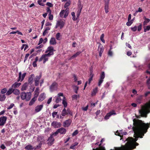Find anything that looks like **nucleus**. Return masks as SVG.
<instances>
[{
  "mask_svg": "<svg viewBox=\"0 0 150 150\" xmlns=\"http://www.w3.org/2000/svg\"><path fill=\"white\" fill-rule=\"evenodd\" d=\"M31 95L32 93L30 92L25 93V92L23 91L21 93V97L22 100H25L27 101L30 100Z\"/></svg>",
  "mask_w": 150,
  "mask_h": 150,
  "instance_id": "nucleus-1",
  "label": "nucleus"
},
{
  "mask_svg": "<svg viewBox=\"0 0 150 150\" xmlns=\"http://www.w3.org/2000/svg\"><path fill=\"white\" fill-rule=\"evenodd\" d=\"M37 141L39 143L38 145L37 146V147L40 148L41 147L42 144L45 143V140L43 135H40L38 136L37 137Z\"/></svg>",
  "mask_w": 150,
  "mask_h": 150,
  "instance_id": "nucleus-2",
  "label": "nucleus"
},
{
  "mask_svg": "<svg viewBox=\"0 0 150 150\" xmlns=\"http://www.w3.org/2000/svg\"><path fill=\"white\" fill-rule=\"evenodd\" d=\"M150 112V105H149L146 110H139V112L141 116L146 117L147 114Z\"/></svg>",
  "mask_w": 150,
  "mask_h": 150,
  "instance_id": "nucleus-3",
  "label": "nucleus"
},
{
  "mask_svg": "<svg viewBox=\"0 0 150 150\" xmlns=\"http://www.w3.org/2000/svg\"><path fill=\"white\" fill-rule=\"evenodd\" d=\"M69 12V9L68 8H67L65 10H62L59 13V16L60 17L66 18L68 16Z\"/></svg>",
  "mask_w": 150,
  "mask_h": 150,
  "instance_id": "nucleus-4",
  "label": "nucleus"
},
{
  "mask_svg": "<svg viewBox=\"0 0 150 150\" xmlns=\"http://www.w3.org/2000/svg\"><path fill=\"white\" fill-rule=\"evenodd\" d=\"M54 51L55 50H54V47L52 46H50L48 47L45 52L48 53L47 55H48V57H50L54 54Z\"/></svg>",
  "mask_w": 150,
  "mask_h": 150,
  "instance_id": "nucleus-5",
  "label": "nucleus"
},
{
  "mask_svg": "<svg viewBox=\"0 0 150 150\" xmlns=\"http://www.w3.org/2000/svg\"><path fill=\"white\" fill-rule=\"evenodd\" d=\"M105 76V73L104 72H102L100 74V79L99 80L98 85V86H100L103 81V79H104Z\"/></svg>",
  "mask_w": 150,
  "mask_h": 150,
  "instance_id": "nucleus-6",
  "label": "nucleus"
},
{
  "mask_svg": "<svg viewBox=\"0 0 150 150\" xmlns=\"http://www.w3.org/2000/svg\"><path fill=\"white\" fill-rule=\"evenodd\" d=\"M65 24V23L62 21H58L56 23V25L55 28H57L58 27H59L60 29H61L63 27Z\"/></svg>",
  "mask_w": 150,
  "mask_h": 150,
  "instance_id": "nucleus-7",
  "label": "nucleus"
},
{
  "mask_svg": "<svg viewBox=\"0 0 150 150\" xmlns=\"http://www.w3.org/2000/svg\"><path fill=\"white\" fill-rule=\"evenodd\" d=\"M7 117L6 116H4L0 117V126H3L5 124L7 120Z\"/></svg>",
  "mask_w": 150,
  "mask_h": 150,
  "instance_id": "nucleus-8",
  "label": "nucleus"
},
{
  "mask_svg": "<svg viewBox=\"0 0 150 150\" xmlns=\"http://www.w3.org/2000/svg\"><path fill=\"white\" fill-rule=\"evenodd\" d=\"M42 77V74L40 73L38 76H36L35 78V85L36 86H38L39 84V81L40 79Z\"/></svg>",
  "mask_w": 150,
  "mask_h": 150,
  "instance_id": "nucleus-9",
  "label": "nucleus"
},
{
  "mask_svg": "<svg viewBox=\"0 0 150 150\" xmlns=\"http://www.w3.org/2000/svg\"><path fill=\"white\" fill-rule=\"evenodd\" d=\"M54 139L52 135L50 136L47 139V144L48 145L51 146L54 143Z\"/></svg>",
  "mask_w": 150,
  "mask_h": 150,
  "instance_id": "nucleus-10",
  "label": "nucleus"
},
{
  "mask_svg": "<svg viewBox=\"0 0 150 150\" xmlns=\"http://www.w3.org/2000/svg\"><path fill=\"white\" fill-rule=\"evenodd\" d=\"M57 84L55 82H53L50 86V91L52 92L56 90L57 88Z\"/></svg>",
  "mask_w": 150,
  "mask_h": 150,
  "instance_id": "nucleus-11",
  "label": "nucleus"
},
{
  "mask_svg": "<svg viewBox=\"0 0 150 150\" xmlns=\"http://www.w3.org/2000/svg\"><path fill=\"white\" fill-rule=\"evenodd\" d=\"M60 96H62L63 97H64L62 93H59L58 94V95L57 96L55 97L56 98L55 102L57 103H59V101H61V98L60 97Z\"/></svg>",
  "mask_w": 150,
  "mask_h": 150,
  "instance_id": "nucleus-12",
  "label": "nucleus"
},
{
  "mask_svg": "<svg viewBox=\"0 0 150 150\" xmlns=\"http://www.w3.org/2000/svg\"><path fill=\"white\" fill-rule=\"evenodd\" d=\"M26 74V73H24L22 75L21 72H20L19 73L18 79L17 81H19L21 80V81H22L25 77Z\"/></svg>",
  "mask_w": 150,
  "mask_h": 150,
  "instance_id": "nucleus-13",
  "label": "nucleus"
},
{
  "mask_svg": "<svg viewBox=\"0 0 150 150\" xmlns=\"http://www.w3.org/2000/svg\"><path fill=\"white\" fill-rule=\"evenodd\" d=\"M116 114L115 113V111L114 110H113V111L109 112V113H107L106 115L105 116L104 119L105 120H108L109 118V117H110V116L111 115H116Z\"/></svg>",
  "mask_w": 150,
  "mask_h": 150,
  "instance_id": "nucleus-14",
  "label": "nucleus"
},
{
  "mask_svg": "<svg viewBox=\"0 0 150 150\" xmlns=\"http://www.w3.org/2000/svg\"><path fill=\"white\" fill-rule=\"evenodd\" d=\"M98 50L99 52V56L100 57L101 56L102 54L104 51V47L100 43V44L99 46Z\"/></svg>",
  "mask_w": 150,
  "mask_h": 150,
  "instance_id": "nucleus-15",
  "label": "nucleus"
},
{
  "mask_svg": "<svg viewBox=\"0 0 150 150\" xmlns=\"http://www.w3.org/2000/svg\"><path fill=\"white\" fill-rule=\"evenodd\" d=\"M71 123V122L69 120H67L64 122L63 124V126L65 127H68L70 126Z\"/></svg>",
  "mask_w": 150,
  "mask_h": 150,
  "instance_id": "nucleus-16",
  "label": "nucleus"
},
{
  "mask_svg": "<svg viewBox=\"0 0 150 150\" xmlns=\"http://www.w3.org/2000/svg\"><path fill=\"white\" fill-rule=\"evenodd\" d=\"M57 130L59 133L61 134H64L66 133L67 132L66 129L63 127L59 128Z\"/></svg>",
  "mask_w": 150,
  "mask_h": 150,
  "instance_id": "nucleus-17",
  "label": "nucleus"
},
{
  "mask_svg": "<svg viewBox=\"0 0 150 150\" xmlns=\"http://www.w3.org/2000/svg\"><path fill=\"white\" fill-rule=\"evenodd\" d=\"M43 107L42 105H38L35 107V111L36 112H38L40 111L42 109Z\"/></svg>",
  "mask_w": 150,
  "mask_h": 150,
  "instance_id": "nucleus-18",
  "label": "nucleus"
},
{
  "mask_svg": "<svg viewBox=\"0 0 150 150\" xmlns=\"http://www.w3.org/2000/svg\"><path fill=\"white\" fill-rule=\"evenodd\" d=\"M45 98V96L44 93H41L39 96L38 100L40 101H42Z\"/></svg>",
  "mask_w": 150,
  "mask_h": 150,
  "instance_id": "nucleus-19",
  "label": "nucleus"
},
{
  "mask_svg": "<svg viewBox=\"0 0 150 150\" xmlns=\"http://www.w3.org/2000/svg\"><path fill=\"white\" fill-rule=\"evenodd\" d=\"M51 125L52 126L56 128L60 127L61 125V124L60 122H53L52 123Z\"/></svg>",
  "mask_w": 150,
  "mask_h": 150,
  "instance_id": "nucleus-20",
  "label": "nucleus"
},
{
  "mask_svg": "<svg viewBox=\"0 0 150 150\" xmlns=\"http://www.w3.org/2000/svg\"><path fill=\"white\" fill-rule=\"evenodd\" d=\"M83 51H79L77 52L75 54L72 56L69 59V60H71L72 59L76 57L78 55H79Z\"/></svg>",
  "mask_w": 150,
  "mask_h": 150,
  "instance_id": "nucleus-21",
  "label": "nucleus"
},
{
  "mask_svg": "<svg viewBox=\"0 0 150 150\" xmlns=\"http://www.w3.org/2000/svg\"><path fill=\"white\" fill-rule=\"evenodd\" d=\"M35 76L34 74H32L30 77H29L28 79V83H29L30 84H31L33 82V78Z\"/></svg>",
  "mask_w": 150,
  "mask_h": 150,
  "instance_id": "nucleus-22",
  "label": "nucleus"
},
{
  "mask_svg": "<svg viewBox=\"0 0 150 150\" xmlns=\"http://www.w3.org/2000/svg\"><path fill=\"white\" fill-rule=\"evenodd\" d=\"M50 43L51 45H55L56 44V41L54 38H52L50 41Z\"/></svg>",
  "mask_w": 150,
  "mask_h": 150,
  "instance_id": "nucleus-23",
  "label": "nucleus"
},
{
  "mask_svg": "<svg viewBox=\"0 0 150 150\" xmlns=\"http://www.w3.org/2000/svg\"><path fill=\"white\" fill-rule=\"evenodd\" d=\"M28 86V83L27 82L25 83L22 86L21 88V90L22 91H23L26 90Z\"/></svg>",
  "mask_w": 150,
  "mask_h": 150,
  "instance_id": "nucleus-24",
  "label": "nucleus"
},
{
  "mask_svg": "<svg viewBox=\"0 0 150 150\" xmlns=\"http://www.w3.org/2000/svg\"><path fill=\"white\" fill-rule=\"evenodd\" d=\"M21 83H18L17 82H16L11 86V88H16L19 87Z\"/></svg>",
  "mask_w": 150,
  "mask_h": 150,
  "instance_id": "nucleus-25",
  "label": "nucleus"
},
{
  "mask_svg": "<svg viewBox=\"0 0 150 150\" xmlns=\"http://www.w3.org/2000/svg\"><path fill=\"white\" fill-rule=\"evenodd\" d=\"M143 19L144 20V21L143 22V25H147V23L150 21V19L146 18L145 16L143 17Z\"/></svg>",
  "mask_w": 150,
  "mask_h": 150,
  "instance_id": "nucleus-26",
  "label": "nucleus"
},
{
  "mask_svg": "<svg viewBox=\"0 0 150 150\" xmlns=\"http://www.w3.org/2000/svg\"><path fill=\"white\" fill-rule=\"evenodd\" d=\"M25 149L27 150H33L34 148L31 145L29 144L25 146Z\"/></svg>",
  "mask_w": 150,
  "mask_h": 150,
  "instance_id": "nucleus-27",
  "label": "nucleus"
},
{
  "mask_svg": "<svg viewBox=\"0 0 150 150\" xmlns=\"http://www.w3.org/2000/svg\"><path fill=\"white\" fill-rule=\"evenodd\" d=\"M13 93L16 95H19L20 94V91L17 89H14L13 88Z\"/></svg>",
  "mask_w": 150,
  "mask_h": 150,
  "instance_id": "nucleus-28",
  "label": "nucleus"
},
{
  "mask_svg": "<svg viewBox=\"0 0 150 150\" xmlns=\"http://www.w3.org/2000/svg\"><path fill=\"white\" fill-rule=\"evenodd\" d=\"M13 88L11 87L9 88L8 91H7L6 95L7 96H9L13 93Z\"/></svg>",
  "mask_w": 150,
  "mask_h": 150,
  "instance_id": "nucleus-29",
  "label": "nucleus"
},
{
  "mask_svg": "<svg viewBox=\"0 0 150 150\" xmlns=\"http://www.w3.org/2000/svg\"><path fill=\"white\" fill-rule=\"evenodd\" d=\"M6 96L5 94H1L0 93V101H3L5 100Z\"/></svg>",
  "mask_w": 150,
  "mask_h": 150,
  "instance_id": "nucleus-30",
  "label": "nucleus"
},
{
  "mask_svg": "<svg viewBox=\"0 0 150 150\" xmlns=\"http://www.w3.org/2000/svg\"><path fill=\"white\" fill-rule=\"evenodd\" d=\"M98 88L96 87L93 90L91 93V96H95L97 92Z\"/></svg>",
  "mask_w": 150,
  "mask_h": 150,
  "instance_id": "nucleus-31",
  "label": "nucleus"
},
{
  "mask_svg": "<svg viewBox=\"0 0 150 150\" xmlns=\"http://www.w3.org/2000/svg\"><path fill=\"white\" fill-rule=\"evenodd\" d=\"M62 103L64 105V108H65L67 106V101H66L65 98V97H63Z\"/></svg>",
  "mask_w": 150,
  "mask_h": 150,
  "instance_id": "nucleus-32",
  "label": "nucleus"
},
{
  "mask_svg": "<svg viewBox=\"0 0 150 150\" xmlns=\"http://www.w3.org/2000/svg\"><path fill=\"white\" fill-rule=\"evenodd\" d=\"M43 55H46L45 56V57H44L43 58V63L44 64H45V62L47 61L48 60V57H48V55H47V54H43Z\"/></svg>",
  "mask_w": 150,
  "mask_h": 150,
  "instance_id": "nucleus-33",
  "label": "nucleus"
},
{
  "mask_svg": "<svg viewBox=\"0 0 150 150\" xmlns=\"http://www.w3.org/2000/svg\"><path fill=\"white\" fill-rule=\"evenodd\" d=\"M82 7H81L80 10H79L77 12V13L76 14V20H77L78 18H79L80 15V14L81 13V11Z\"/></svg>",
  "mask_w": 150,
  "mask_h": 150,
  "instance_id": "nucleus-34",
  "label": "nucleus"
},
{
  "mask_svg": "<svg viewBox=\"0 0 150 150\" xmlns=\"http://www.w3.org/2000/svg\"><path fill=\"white\" fill-rule=\"evenodd\" d=\"M36 100V99H35L33 98L32 99L30 100V102L29 103V105L30 106L32 105L35 102V101Z\"/></svg>",
  "mask_w": 150,
  "mask_h": 150,
  "instance_id": "nucleus-35",
  "label": "nucleus"
},
{
  "mask_svg": "<svg viewBox=\"0 0 150 150\" xmlns=\"http://www.w3.org/2000/svg\"><path fill=\"white\" fill-rule=\"evenodd\" d=\"M5 145L7 146H9L11 145L12 144V142L11 141H6L5 142Z\"/></svg>",
  "mask_w": 150,
  "mask_h": 150,
  "instance_id": "nucleus-36",
  "label": "nucleus"
},
{
  "mask_svg": "<svg viewBox=\"0 0 150 150\" xmlns=\"http://www.w3.org/2000/svg\"><path fill=\"white\" fill-rule=\"evenodd\" d=\"M144 32H146L147 31H149L150 30V25L147 26L144 28Z\"/></svg>",
  "mask_w": 150,
  "mask_h": 150,
  "instance_id": "nucleus-37",
  "label": "nucleus"
},
{
  "mask_svg": "<svg viewBox=\"0 0 150 150\" xmlns=\"http://www.w3.org/2000/svg\"><path fill=\"white\" fill-rule=\"evenodd\" d=\"M61 115L63 116H65L67 115V110H66L65 108H64L62 110Z\"/></svg>",
  "mask_w": 150,
  "mask_h": 150,
  "instance_id": "nucleus-38",
  "label": "nucleus"
},
{
  "mask_svg": "<svg viewBox=\"0 0 150 150\" xmlns=\"http://www.w3.org/2000/svg\"><path fill=\"white\" fill-rule=\"evenodd\" d=\"M60 33H57L56 35V39L57 40H61V38H60Z\"/></svg>",
  "mask_w": 150,
  "mask_h": 150,
  "instance_id": "nucleus-39",
  "label": "nucleus"
},
{
  "mask_svg": "<svg viewBox=\"0 0 150 150\" xmlns=\"http://www.w3.org/2000/svg\"><path fill=\"white\" fill-rule=\"evenodd\" d=\"M67 115H70L71 116L73 115L72 112L71 110L69 109H67Z\"/></svg>",
  "mask_w": 150,
  "mask_h": 150,
  "instance_id": "nucleus-40",
  "label": "nucleus"
},
{
  "mask_svg": "<svg viewBox=\"0 0 150 150\" xmlns=\"http://www.w3.org/2000/svg\"><path fill=\"white\" fill-rule=\"evenodd\" d=\"M104 34H102L100 37V40L103 43H105V40L104 39Z\"/></svg>",
  "mask_w": 150,
  "mask_h": 150,
  "instance_id": "nucleus-41",
  "label": "nucleus"
},
{
  "mask_svg": "<svg viewBox=\"0 0 150 150\" xmlns=\"http://www.w3.org/2000/svg\"><path fill=\"white\" fill-rule=\"evenodd\" d=\"M71 15L72 16V19L73 21H75L76 20V16L75 15V13L74 12H72L71 13Z\"/></svg>",
  "mask_w": 150,
  "mask_h": 150,
  "instance_id": "nucleus-42",
  "label": "nucleus"
},
{
  "mask_svg": "<svg viewBox=\"0 0 150 150\" xmlns=\"http://www.w3.org/2000/svg\"><path fill=\"white\" fill-rule=\"evenodd\" d=\"M133 23V20H132L128 21L126 23V25L128 26H129L131 25V24Z\"/></svg>",
  "mask_w": 150,
  "mask_h": 150,
  "instance_id": "nucleus-43",
  "label": "nucleus"
},
{
  "mask_svg": "<svg viewBox=\"0 0 150 150\" xmlns=\"http://www.w3.org/2000/svg\"><path fill=\"white\" fill-rule=\"evenodd\" d=\"M38 4L40 5L44 6V4L42 3V0H38Z\"/></svg>",
  "mask_w": 150,
  "mask_h": 150,
  "instance_id": "nucleus-44",
  "label": "nucleus"
},
{
  "mask_svg": "<svg viewBox=\"0 0 150 150\" xmlns=\"http://www.w3.org/2000/svg\"><path fill=\"white\" fill-rule=\"evenodd\" d=\"M70 1H69L67 2L64 5V8H67V7H68L70 4Z\"/></svg>",
  "mask_w": 150,
  "mask_h": 150,
  "instance_id": "nucleus-45",
  "label": "nucleus"
},
{
  "mask_svg": "<svg viewBox=\"0 0 150 150\" xmlns=\"http://www.w3.org/2000/svg\"><path fill=\"white\" fill-rule=\"evenodd\" d=\"M39 92L34 93V97L33 98L37 100L38 97V96Z\"/></svg>",
  "mask_w": 150,
  "mask_h": 150,
  "instance_id": "nucleus-46",
  "label": "nucleus"
},
{
  "mask_svg": "<svg viewBox=\"0 0 150 150\" xmlns=\"http://www.w3.org/2000/svg\"><path fill=\"white\" fill-rule=\"evenodd\" d=\"M109 1L106 2L105 3V9H108Z\"/></svg>",
  "mask_w": 150,
  "mask_h": 150,
  "instance_id": "nucleus-47",
  "label": "nucleus"
},
{
  "mask_svg": "<svg viewBox=\"0 0 150 150\" xmlns=\"http://www.w3.org/2000/svg\"><path fill=\"white\" fill-rule=\"evenodd\" d=\"M137 27L136 26H135L134 27H132L131 28V30L134 32L136 31L137 30Z\"/></svg>",
  "mask_w": 150,
  "mask_h": 150,
  "instance_id": "nucleus-48",
  "label": "nucleus"
},
{
  "mask_svg": "<svg viewBox=\"0 0 150 150\" xmlns=\"http://www.w3.org/2000/svg\"><path fill=\"white\" fill-rule=\"evenodd\" d=\"M104 141H105L104 139V138L102 139L100 141V144H99V142H98V143H96L95 144V145H98L99 146H100L101 145V143H102V142Z\"/></svg>",
  "mask_w": 150,
  "mask_h": 150,
  "instance_id": "nucleus-49",
  "label": "nucleus"
},
{
  "mask_svg": "<svg viewBox=\"0 0 150 150\" xmlns=\"http://www.w3.org/2000/svg\"><path fill=\"white\" fill-rule=\"evenodd\" d=\"M7 92V89L6 88H4L2 89L1 91V93L2 94H4Z\"/></svg>",
  "mask_w": 150,
  "mask_h": 150,
  "instance_id": "nucleus-50",
  "label": "nucleus"
},
{
  "mask_svg": "<svg viewBox=\"0 0 150 150\" xmlns=\"http://www.w3.org/2000/svg\"><path fill=\"white\" fill-rule=\"evenodd\" d=\"M79 133L78 131L77 130H75L74 132H73L72 134V136H75L77 135Z\"/></svg>",
  "mask_w": 150,
  "mask_h": 150,
  "instance_id": "nucleus-51",
  "label": "nucleus"
},
{
  "mask_svg": "<svg viewBox=\"0 0 150 150\" xmlns=\"http://www.w3.org/2000/svg\"><path fill=\"white\" fill-rule=\"evenodd\" d=\"M73 100H77V95H74L72 96Z\"/></svg>",
  "mask_w": 150,
  "mask_h": 150,
  "instance_id": "nucleus-52",
  "label": "nucleus"
},
{
  "mask_svg": "<svg viewBox=\"0 0 150 150\" xmlns=\"http://www.w3.org/2000/svg\"><path fill=\"white\" fill-rule=\"evenodd\" d=\"M59 133L58 130H57L55 132L53 133L51 135H52V137H54V136H56Z\"/></svg>",
  "mask_w": 150,
  "mask_h": 150,
  "instance_id": "nucleus-53",
  "label": "nucleus"
},
{
  "mask_svg": "<svg viewBox=\"0 0 150 150\" xmlns=\"http://www.w3.org/2000/svg\"><path fill=\"white\" fill-rule=\"evenodd\" d=\"M137 102L139 103H141L142 102V99L141 97L138 98L137 99Z\"/></svg>",
  "mask_w": 150,
  "mask_h": 150,
  "instance_id": "nucleus-54",
  "label": "nucleus"
},
{
  "mask_svg": "<svg viewBox=\"0 0 150 150\" xmlns=\"http://www.w3.org/2000/svg\"><path fill=\"white\" fill-rule=\"evenodd\" d=\"M49 19L50 20H52L53 19V15L51 14H49Z\"/></svg>",
  "mask_w": 150,
  "mask_h": 150,
  "instance_id": "nucleus-55",
  "label": "nucleus"
},
{
  "mask_svg": "<svg viewBox=\"0 0 150 150\" xmlns=\"http://www.w3.org/2000/svg\"><path fill=\"white\" fill-rule=\"evenodd\" d=\"M57 112H53L52 113V116L53 118H54L56 115H57Z\"/></svg>",
  "mask_w": 150,
  "mask_h": 150,
  "instance_id": "nucleus-56",
  "label": "nucleus"
},
{
  "mask_svg": "<svg viewBox=\"0 0 150 150\" xmlns=\"http://www.w3.org/2000/svg\"><path fill=\"white\" fill-rule=\"evenodd\" d=\"M75 87V88L74 89V91L75 92V93L76 94H77L78 93V91L79 89V87L77 86H76Z\"/></svg>",
  "mask_w": 150,
  "mask_h": 150,
  "instance_id": "nucleus-57",
  "label": "nucleus"
},
{
  "mask_svg": "<svg viewBox=\"0 0 150 150\" xmlns=\"http://www.w3.org/2000/svg\"><path fill=\"white\" fill-rule=\"evenodd\" d=\"M88 105L85 107H83L82 108V109L84 111H86L88 109Z\"/></svg>",
  "mask_w": 150,
  "mask_h": 150,
  "instance_id": "nucleus-58",
  "label": "nucleus"
},
{
  "mask_svg": "<svg viewBox=\"0 0 150 150\" xmlns=\"http://www.w3.org/2000/svg\"><path fill=\"white\" fill-rule=\"evenodd\" d=\"M14 105L13 103H11L9 107L7 108V109L9 110L11 108H12L13 106H14Z\"/></svg>",
  "mask_w": 150,
  "mask_h": 150,
  "instance_id": "nucleus-59",
  "label": "nucleus"
},
{
  "mask_svg": "<svg viewBox=\"0 0 150 150\" xmlns=\"http://www.w3.org/2000/svg\"><path fill=\"white\" fill-rule=\"evenodd\" d=\"M142 25L141 24H140L138 26L137 28V30L138 31H140L142 29Z\"/></svg>",
  "mask_w": 150,
  "mask_h": 150,
  "instance_id": "nucleus-60",
  "label": "nucleus"
},
{
  "mask_svg": "<svg viewBox=\"0 0 150 150\" xmlns=\"http://www.w3.org/2000/svg\"><path fill=\"white\" fill-rule=\"evenodd\" d=\"M46 10L47 12L49 13V14H51V11L49 7H47Z\"/></svg>",
  "mask_w": 150,
  "mask_h": 150,
  "instance_id": "nucleus-61",
  "label": "nucleus"
},
{
  "mask_svg": "<svg viewBox=\"0 0 150 150\" xmlns=\"http://www.w3.org/2000/svg\"><path fill=\"white\" fill-rule=\"evenodd\" d=\"M29 54H27L25 55V59L24 60V62H25V61H26L28 57L29 56Z\"/></svg>",
  "mask_w": 150,
  "mask_h": 150,
  "instance_id": "nucleus-62",
  "label": "nucleus"
},
{
  "mask_svg": "<svg viewBox=\"0 0 150 150\" xmlns=\"http://www.w3.org/2000/svg\"><path fill=\"white\" fill-rule=\"evenodd\" d=\"M0 147L2 149H6V147L4 144L1 145Z\"/></svg>",
  "mask_w": 150,
  "mask_h": 150,
  "instance_id": "nucleus-63",
  "label": "nucleus"
},
{
  "mask_svg": "<svg viewBox=\"0 0 150 150\" xmlns=\"http://www.w3.org/2000/svg\"><path fill=\"white\" fill-rule=\"evenodd\" d=\"M46 5L50 7H51L52 6V4L50 2H47L46 4Z\"/></svg>",
  "mask_w": 150,
  "mask_h": 150,
  "instance_id": "nucleus-64",
  "label": "nucleus"
}]
</instances>
